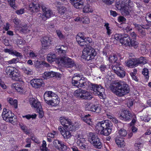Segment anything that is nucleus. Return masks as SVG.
I'll return each mask as SVG.
<instances>
[{"instance_id": "41", "label": "nucleus", "mask_w": 151, "mask_h": 151, "mask_svg": "<svg viewBox=\"0 0 151 151\" xmlns=\"http://www.w3.org/2000/svg\"><path fill=\"white\" fill-rule=\"evenodd\" d=\"M58 149L60 151H65L67 149V146L61 141Z\"/></svg>"}, {"instance_id": "59", "label": "nucleus", "mask_w": 151, "mask_h": 151, "mask_svg": "<svg viewBox=\"0 0 151 151\" xmlns=\"http://www.w3.org/2000/svg\"><path fill=\"white\" fill-rule=\"evenodd\" d=\"M10 5L13 8L15 9L14 7H16L15 6V0H7Z\"/></svg>"}, {"instance_id": "24", "label": "nucleus", "mask_w": 151, "mask_h": 151, "mask_svg": "<svg viewBox=\"0 0 151 151\" xmlns=\"http://www.w3.org/2000/svg\"><path fill=\"white\" fill-rule=\"evenodd\" d=\"M81 118L82 120L88 125H91L92 124L90 114L81 115Z\"/></svg>"}, {"instance_id": "22", "label": "nucleus", "mask_w": 151, "mask_h": 151, "mask_svg": "<svg viewBox=\"0 0 151 151\" xmlns=\"http://www.w3.org/2000/svg\"><path fill=\"white\" fill-rule=\"evenodd\" d=\"M29 102L32 107L36 108L37 109L42 107L40 102L34 98H30L29 100Z\"/></svg>"}, {"instance_id": "11", "label": "nucleus", "mask_w": 151, "mask_h": 151, "mask_svg": "<svg viewBox=\"0 0 151 151\" xmlns=\"http://www.w3.org/2000/svg\"><path fill=\"white\" fill-rule=\"evenodd\" d=\"M59 63H61L67 68H71L76 67V65L74 61L66 56L61 57L59 59Z\"/></svg>"}, {"instance_id": "54", "label": "nucleus", "mask_w": 151, "mask_h": 151, "mask_svg": "<svg viewBox=\"0 0 151 151\" xmlns=\"http://www.w3.org/2000/svg\"><path fill=\"white\" fill-rule=\"evenodd\" d=\"M38 55L37 52H34L33 51L29 52V56L31 58H35Z\"/></svg>"}, {"instance_id": "55", "label": "nucleus", "mask_w": 151, "mask_h": 151, "mask_svg": "<svg viewBox=\"0 0 151 151\" xmlns=\"http://www.w3.org/2000/svg\"><path fill=\"white\" fill-rule=\"evenodd\" d=\"M142 143L140 142L136 143L134 145V147L135 149L137 150L139 149L142 147Z\"/></svg>"}, {"instance_id": "53", "label": "nucleus", "mask_w": 151, "mask_h": 151, "mask_svg": "<svg viewBox=\"0 0 151 151\" xmlns=\"http://www.w3.org/2000/svg\"><path fill=\"white\" fill-rule=\"evenodd\" d=\"M122 35L121 34H116L114 36V38L116 40L119 41L120 42V40L122 38Z\"/></svg>"}, {"instance_id": "49", "label": "nucleus", "mask_w": 151, "mask_h": 151, "mask_svg": "<svg viewBox=\"0 0 151 151\" xmlns=\"http://www.w3.org/2000/svg\"><path fill=\"white\" fill-rule=\"evenodd\" d=\"M82 22L85 24H88L90 22L89 18L87 16H85L83 17H82Z\"/></svg>"}, {"instance_id": "17", "label": "nucleus", "mask_w": 151, "mask_h": 151, "mask_svg": "<svg viewBox=\"0 0 151 151\" xmlns=\"http://www.w3.org/2000/svg\"><path fill=\"white\" fill-rule=\"evenodd\" d=\"M30 83L34 88L37 89L40 88L43 84V81L41 79H35L30 81Z\"/></svg>"}, {"instance_id": "6", "label": "nucleus", "mask_w": 151, "mask_h": 151, "mask_svg": "<svg viewBox=\"0 0 151 151\" xmlns=\"http://www.w3.org/2000/svg\"><path fill=\"white\" fill-rule=\"evenodd\" d=\"M74 95L76 98L82 99L91 100L93 98L89 92L81 89L76 90Z\"/></svg>"}, {"instance_id": "64", "label": "nucleus", "mask_w": 151, "mask_h": 151, "mask_svg": "<svg viewBox=\"0 0 151 151\" xmlns=\"http://www.w3.org/2000/svg\"><path fill=\"white\" fill-rule=\"evenodd\" d=\"M1 87L3 89H6V86L4 83L2 81L1 79H0V87Z\"/></svg>"}, {"instance_id": "12", "label": "nucleus", "mask_w": 151, "mask_h": 151, "mask_svg": "<svg viewBox=\"0 0 151 151\" xmlns=\"http://www.w3.org/2000/svg\"><path fill=\"white\" fill-rule=\"evenodd\" d=\"M120 43L127 46H136L137 42L131 39L129 37L127 34L122 35V38L120 40Z\"/></svg>"}, {"instance_id": "4", "label": "nucleus", "mask_w": 151, "mask_h": 151, "mask_svg": "<svg viewBox=\"0 0 151 151\" xmlns=\"http://www.w3.org/2000/svg\"><path fill=\"white\" fill-rule=\"evenodd\" d=\"M76 41L81 46H92L93 42L92 39L89 37H86L84 33H79L76 36Z\"/></svg>"}, {"instance_id": "58", "label": "nucleus", "mask_w": 151, "mask_h": 151, "mask_svg": "<svg viewBox=\"0 0 151 151\" xmlns=\"http://www.w3.org/2000/svg\"><path fill=\"white\" fill-rule=\"evenodd\" d=\"M12 54H13L14 55H15L16 56H17L18 57H19L20 58H22V54L17 52L16 50H13Z\"/></svg>"}, {"instance_id": "30", "label": "nucleus", "mask_w": 151, "mask_h": 151, "mask_svg": "<svg viewBox=\"0 0 151 151\" xmlns=\"http://www.w3.org/2000/svg\"><path fill=\"white\" fill-rule=\"evenodd\" d=\"M73 6L76 9H81L84 6V2L83 0H79L77 1L74 4H73Z\"/></svg>"}, {"instance_id": "61", "label": "nucleus", "mask_w": 151, "mask_h": 151, "mask_svg": "<svg viewBox=\"0 0 151 151\" xmlns=\"http://www.w3.org/2000/svg\"><path fill=\"white\" fill-rule=\"evenodd\" d=\"M99 69L102 72H105L107 69V67L105 65H101L99 67Z\"/></svg>"}, {"instance_id": "39", "label": "nucleus", "mask_w": 151, "mask_h": 151, "mask_svg": "<svg viewBox=\"0 0 151 151\" xmlns=\"http://www.w3.org/2000/svg\"><path fill=\"white\" fill-rule=\"evenodd\" d=\"M23 71L27 75H32L33 72L32 70L30 68L28 67H23L22 68Z\"/></svg>"}, {"instance_id": "31", "label": "nucleus", "mask_w": 151, "mask_h": 151, "mask_svg": "<svg viewBox=\"0 0 151 151\" xmlns=\"http://www.w3.org/2000/svg\"><path fill=\"white\" fill-rule=\"evenodd\" d=\"M47 60L49 63H51L55 61L56 58L55 54L53 53H50L47 56Z\"/></svg>"}, {"instance_id": "45", "label": "nucleus", "mask_w": 151, "mask_h": 151, "mask_svg": "<svg viewBox=\"0 0 151 151\" xmlns=\"http://www.w3.org/2000/svg\"><path fill=\"white\" fill-rule=\"evenodd\" d=\"M104 27L107 30V34L108 35H110L112 33L111 30L109 28L110 27H109V24L108 23H106L104 25Z\"/></svg>"}, {"instance_id": "42", "label": "nucleus", "mask_w": 151, "mask_h": 151, "mask_svg": "<svg viewBox=\"0 0 151 151\" xmlns=\"http://www.w3.org/2000/svg\"><path fill=\"white\" fill-rule=\"evenodd\" d=\"M9 102L10 104L13 105L15 108L17 107V100L15 99L13 100L12 98H10L9 100Z\"/></svg>"}, {"instance_id": "50", "label": "nucleus", "mask_w": 151, "mask_h": 151, "mask_svg": "<svg viewBox=\"0 0 151 151\" xmlns=\"http://www.w3.org/2000/svg\"><path fill=\"white\" fill-rule=\"evenodd\" d=\"M13 22L17 27H19L21 24V21L18 18H15L14 19Z\"/></svg>"}, {"instance_id": "32", "label": "nucleus", "mask_w": 151, "mask_h": 151, "mask_svg": "<svg viewBox=\"0 0 151 151\" xmlns=\"http://www.w3.org/2000/svg\"><path fill=\"white\" fill-rule=\"evenodd\" d=\"M14 88L15 89L20 93L24 92L23 86L19 83H16L14 84Z\"/></svg>"}, {"instance_id": "56", "label": "nucleus", "mask_w": 151, "mask_h": 151, "mask_svg": "<svg viewBox=\"0 0 151 151\" xmlns=\"http://www.w3.org/2000/svg\"><path fill=\"white\" fill-rule=\"evenodd\" d=\"M61 141L58 140H55L53 142V145L54 146L58 149L59 147V145L60 144Z\"/></svg>"}, {"instance_id": "19", "label": "nucleus", "mask_w": 151, "mask_h": 151, "mask_svg": "<svg viewBox=\"0 0 151 151\" xmlns=\"http://www.w3.org/2000/svg\"><path fill=\"white\" fill-rule=\"evenodd\" d=\"M132 115L130 112L127 110L122 111L120 114V117L122 119L128 120L130 119Z\"/></svg>"}, {"instance_id": "48", "label": "nucleus", "mask_w": 151, "mask_h": 151, "mask_svg": "<svg viewBox=\"0 0 151 151\" xmlns=\"http://www.w3.org/2000/svg\"><path fill=\"white\" fill-rule=\"evenodd\" d=\"M37 112L39 113V117L40 118H42L43 116L44 113L42 110V107L37 109Z\"/></svg>"}, {"instance_id": "8", "label": "nucleus", "mask_w": 151, "mask_h": 151, "mask_svg": "<svg viewBox=\"0 0 151 151\" xmlns=\"http://www.w3.org/2000/svg\"><path fill=\"white\" fill-rule=\"evenodd\" d=\"M41 10L43 13L42 14L39 13L38 15L44 21H46L47 19L54 16L52 11L46 7L45 5L43 4L41 6Z\"/></svg>"}, {"instance_id": "15", "label": "nucleus", "mask_w": 151, "mask_h": 151, "mask_svg": "<svg viewBox=\"0 0 151 151\" xmlns=\"http://www.w3.org/2000/svg\"><path fill=\"white\" fill-rule=\"evenodd\" d=\"M91 84L86 79L83 78L79 82V83L77 87L78 88H85L86 89H90Z\"/></svg>"}, {"instance_id": "1", "label": "nucleus", "mask_w": 151, "mask_h": 151, "mask_svg": "<svg viewBox=\"0 0 151 151\" xmlns=\"http://www.w3.org/2000/svg\"><path fill=\"white\" fill-rule=\"evenodd\" d=\"M112 91L119 97L124 96L130 91L128 85L124 82L121 81H116L114 85L110 87Z\"/></svg>"}, {"instance_id": "40", "label": "nucleus", "mask_w": 151, "mask_h": 151, "mask_svg": "<svg viewBox=\"0 0 151 151\" xmlns=\"http://www.w3.org/2000/svg\"><path fill=\"white\" fill-rule=\"evenodd\" d=\"M19 125L22 130H23L26 134H28L29 132L28 130L27 127L23 124L19 123Z\"/></svg>"}, {"instance_id": "5", "label": "nucleus", "mask_w": 151, "mask_h": 151, "mask_svg": "<svg viewBox=\"0 0 151 151\" xmlns=\"http://www.w3.org/2000/svg\"><path fill=\"white\" fill-rule=\"evenodd\" d=\"M92 46H85L83 51L82 57L87 61L93 59L96 55V52L94 49L91 47Z\"/></svg>"}, {"instance_id": "35", "label": "nucleus", "mask_w": 151, "mask_h": 151, "mask_svg": "<svg viewBox=\"0 0 151 151\" xmlns=\"http://www.w3.org/2000/svg\"><path fill=\"white\" fill-rule=\"evenodd\" d=\"M56 49L57 50V52L60 54H63L66 52L67 49V47L66 46L62 45L61 46H59L56 47Z\"/></svg>"}, {"instance_id": "52", "label": "nucleus", "mask_w": 151, "mask_h": 151, "mask_svg": "<svg viewBox=\"0 0 151 151\" xmlns=\"http://www.w3.org/2000/svg\"><path fill=\"white\" fill-rule=\"evenodd\" d=\"M18 59L17 58H13L12 60L8 61H6V64H12L18 62Z\"/></svg>"}, {"instance_id": "44", "label": "nucleus", "mask_w": 151, "mask_h": 151, "mask_svg": "<svg viewBox=\"0 0 151 151\" xmlns=\"http://www.w3.org/2000/svg\"><path fill=\"white\" fill-rule=\"evenodd\" d=\"M118 133L120 136L125 137L127 134V132L124 129H122L119 130Z\"/></svg>"}, {"instance_id": "27", "label": "nucleus", "mask_w": 151, "mask_h": 151, "mask_svg": "<svg viewBox=\"0 0 151 151\" xmlns=\"http://www.w3.org/2000/svg\"><path fill=\"white\" fill-rule=\"evenodd\" d=\"M10 77L13 80L16 81H19L21 77V74L20 72L16 69L14 72L13 73Z\"/></svg>"}, {"instance_id": "16", "label": "nucleus", "mask_w": 151, "mask_h": 151, "mask_svg": "<svg viewBox=\"0 0 151 151\" xmlns=\"http://www.w3.org/2000/svg\"><path fill=\"white\" fill-rule=\"evenodd\" d=\"M42 44V48L46 49L51 44L52 41L51 38L45 36L43 37L41 40Z\"/></svg>"}, {"instance_id": "43", "label": "nucleus", "mask_w": 151, "mask_h": 151, "mask_svg": "<svg viewBox=\"0 0 151 151\" xmlns=\"http://www.w3.org/2000/svg\"><path fill=\"white\" fill-rule=\"evenodd\" d=\"M29 30L28 29V27L27 24H25L22 26L21 27L20 31L23 33H25L29 31Z\"/></svg>"}, {"instance_id": "13", "label": "nucleus", "mask_w": 151, "mask_h": 151, "mask_svg": "<svg viewBox=\"0 0 151 151\" xmlns=\"http://www.w3.org/2000/svg\"><path fill=\"white\" fill-rule=\"evenodd\" d=\"M2 116L4 120L11 123L13 121L14 119H15L14 114L12 112L6 108L3 109Z\"/></svg>"}, {"instance_id": "3", "label": "nucleus", "mask_w": 151, "mask_h": 151, "mask_svg": "<svg viewBox=\"0 0 151 151\" xmlns=\"http://www.w3.org/2000/svg\"><path fill=\"white\" fill-rule=\"evenodd\" d=\"M117 59V56L114 54L110 55L109 58V61L113 63L111 66L112 70L118 76L123 78L125 76V72L123 67L116 61Z\"/></svg>"}, {"instance_id": "37", "label": "nucleus", "mask_w": 151, "mask_h": 151, "mask_svg": "<svg viewBox=\"0 0 151 151\" xmlns=\"http://www.w3.org/2000/svg\"><path fill=\"white\" fill-rule=\"evenodd\" d=\"M123 9L121 10V13L122 15L125 16H127L129 15V9L128 7L127 6H124Z\"/></svg>"}, {"instance_id": "62", "label": "nucleus", "mask_w": 151, "mask_h": 151, "mask_svg": "<svg viewBox=\"0 0 151 151\" xmlns=\"http://www.w3.org/2000/svg\"><path fill=\"white\" fill-rule=\"evenodd\" d=\"M118 20L119 22L122 23L125 22L126 19L124 17L120 16L118 17Z\"/></svg>"}, {"instance_id": "60", "label": "nucleus", "mask_w": 151, "mask_h": 151, "mask_svg": "<svg viewBox=\"0 0 151 151\" xmlns=\"http://www.w3.org/2000/svg\"><path fill=\"white\" fill-rule=\"evenodd\" d=\"M50 72H45L43 75V77L45 79H47L48 78H50Z\"/></svg>"}, {"instance_id": "14", "label": "nucleus", "mask_w": 151, "mask_h": 151, "mask_svg": "<svg viewBox=\"0 0 151 151\" xmlns=\"http://www.w3.org/2000/svg\"><path fill=\"white\" fill-rule=\"evenodd\" d=\"M43 4H36L34 3H30L29 5L28 9L32 13L37 12L40 11L41 9V6Z\"/></svg>"}, {"instance_id": "46", "label": "nucleus", "mask_w": 151, "mask_h": 151, "mask_svg": "<svg viewBox=\"0 0 151 151\" xmlns=\"http://www.w3.org/2000/svg\"><path fill=\"white\" fill-rule=\"evenodd\" d=\"M83 11L84 13H88L92 12L88 5L84 6V7L83 8Z\"/></svg>"}, {"instance_id": "28", "label": "nucleus", "mask_w": 151, "mask_h": 151, "mask_svg": "<svg viewBox=\"0 0 151 151\" xmlns=\"http://www.w3.org/2000/svg\"><path fill=\"white\" fill-rule=\"evenodd\" d=\"M16 68L12 66H8L5 69V72L6 75L10 77L13 72H14Z\"/></svg>"}, {"instance_id": "34", "label": "nucleus", "mask_w": 151, "mask_h": 151, "mask_svg": "<svg viewBox=\"0 0 151 151\" xmlns=\"http://www.w3.org/2000/svg\"><path fill=\"white\" fill-rule=\"evenodd\" d=\"M125 63L126 65L128 67L131 68L136 66L135 59L134 60V61L130 59L128 60Z\"/></svg>"}, {"instance_id": "38", "label": "nucleus", "mask_w": 151, "mask_h": 151, "mask_svg": "<svg viewBox=\"0 0 151 151\" xmlns=\"http://www.w3.org/2000/svg\"><path fill=\"white\" fill-rule=\"evenodd\" d=\"M142 73V74L145 78L146 80H148L149 78V71L148 70L147 68H145L143 69Z\"/></svg>"}, {"instance_id": "20", "label": "nucleus", "mask_w": 151, "mask_h": 151, "mask_svg": "<svg viewBox=\"0 0 151 151\" xmlns=\"http://www.w3.org/2000/svg\"><path fill=\"white\" fill-rule=\"evenodd\" d=\"M83 78L81 77L79 74H75L72 78L71 81L72 84L77 87L79 84V82Z\"/></svg>"}, {"instance_id": "57", "label": "nucleus", "mask_w": 151, "mask_h": 151, "mask_svg": "<svg viewBox=\"0 0 151 151\" xmlns=\"http://www.w3.org/2000/svg\"><path fill=\"white\" fill-rule=\"evenodd\" d=\"M145 18L147 21L150 22V25L151 26V13H147Z\"/></svg>"}, {"instance_id": "33", "label": "nucleus", "mask_w": 151, "mask_h": 151, "mask_svg": "<svg viewBox=\"0 0 151 151\" xmlns=\"http://www.w3.org/2000/svg\"><path fill=\"white\" fill-rule=\"evenodd\" d=\"M89 110L92 111L99 113L101 111V109L98 105H93L90 106Z\"/></svg>"}, {"instance_id": "25", "label": "nucleus", "mask_w": 151, "mask_h": 151, "mask_svg": "<svg viewBox=\"0 0 151 151\" xmlns=\"http://www.w3.org/2000/svg\"><path fill=\"white\" fill-rule=\"evenodd\" d=\"M75 129L70 130L69 128L67 129L64 128V132L62 133V135L65 139H69L72 136L71 131H73Z\"/></svg>"}, {"instance_id": "29", "label": "nucleus", "mask_w": 151, "mask_h": 151, "mask_svg": "<svg viewBox=\"0 0 151 151\" xmlns=\"http://www.w3.org/2000/svg\"><path fill=\"white\" fill-rule=\"evenodd\" d=\"M136 66L139 64H145L147 63V60L145 57H141L137 59H135Z\"/></svg>"}, {"instance_id": "63", "label": "nucleus", "mask_w": 151, "mask_h": 151, "mask_svg": "<svg viewBox=\"0 0 151 151\" xmlns=\"http://www.w3.org/2000/svg\"><path fill=\"white\" fill-rule=\"evenodd\" d=\"M24 9H21L16 11V13L18 15L22 14L24 13Z\"/></svg>"}, {"instance_id": "10", "label": "nucleus", "mask_w": 151, "mask_h": 151, "mask_svg": "<svg viewBox=\"0 0 151 151\" xmlns=\"http://www.w3.org/2000/svg\"><path fill=\"white\" fill-rule=\"evenodd\" d=\"M90 89L93 91V93L95 95L98 96L101 98H103V95L104 93L105 90L100 85H98L92 83Z\"/></svg>"}, {"instance_id": "47", "label": "nucleus", "mask_w": 151, "mask_h": 151, "mask_svg": "<svg viewBox=\"0 0 151 151\" xmlns=\"http://www.w3.org/2000/svg\"><path fill=\"white\" fill-rule=\"evenodd\" d=\"M46 143L45 141L43 140L42 146L40 147V149L43 151H47V148L46 147Z\"/></svg>"}, {"instance_id": "36", "label": "nucleus", "mask_w": 151, "mask_h": 151, "mask_svg": "<svg viewBox=\"0 0 151 151\" xmlns=\"http://www.w3.org/2000/svg\"><path fill=\"white\" fill-rule=\"evenodd\" d=\"M60 3L59 2H57V4L56 6L58 7V10L59 12L61 14H63L65 13L66 10V8L61 5L59 6L58 5Z\"/></svg>"}, {"instance_id": "23", "label": "nucleus", "mask_w": 151, "mask_h": 151, "mask_svg": "<svg viewBox=\"0 0 151 151\" xmlns=\"http://www.w3.org/2000/svg\"><path fill=\"white\" fill-rule=\"evenodd\" d=\"M133 24L135 27L137 29L139 35L142 37H145L146 35L145 29H143L142 26L135 23H134Z\"/></svg>"}, {"instance_id": "21", "label": "nucleus", "mask_w": 151, "mask_h": 151, "mask_svg": "<svg viewBox=\"0 0 151 151\" xmlns=\"http://www.w3.org/2000/svg\"><path fill=\"white\" fill-rule=\"evenodd\" d=\"M78 138L76 143L78 146L81 149L85 150L88 148L87 144L85 142V140L84 139L79 137Z\"/></svg>"}, {"instance_id": "9", "label": "nucleus", "mask_w": 151, "mask_h": 151, "mask_svg": "<svg viewBox=\"0 0 151 151\" xmlns=\"http://www.w3.org/2000/svg\"><path fill=\"white\" fill-rule=\"evenodd\" d=\"M88 141L96 148L100 149L102 147L100 140L96 134L90 133L89 134Z\"/></svg>"}, {"instance_id": "7", "label": "nucleus", "mask_w": 151, "mask_h": 151, "mask_svg": "<svg viewBox=\"0 0 151 151\" xmlns=\"http://www.w3.org/2000/svg\"><path fill=\"white\" fill-rule=\"evenodd\" d=\"M60 121L64 128L67 129L69 128L70 130L76 129L77 127V126L72 123L71 120L68 118L64 116H62L60 118Z\"/></svg>"}, {"instance_id": "2", "label": "nucleus", "mask_w": 151, "mask_h": 151, "mask_svg": "<svg viewBox=\"0 0 151 151\" xmlns=\"http://www.w3.org/2000/svg\"><path fill=\"white\" fill-rule=\"evenodd\" d=\"M112 126L111 122L106 120L98 122L95 126V129L98 132L100 131L101 134L107 136L111 134Z\"/></svg>"}, {"instance_id": "51", "label": "nucleus", "mask_w": 151, "mask_h": 151, "mask_svg": "<svg viewBox=\"0 0 151 151\" xmlns=\"http://www.w3.org/2000/svg\"><path fill=\"white\" fill-rule=\"evenodd\" d=\"M115 0H102V2L105 4L109 5L111 4Z\"/></svg>"}, {"instance_id": "26", "label": "nucleus", "mask_w": 151, "mask_h": 151, "mask_svg": "<svg viewBox=\"0 0 151 151\" xmlns=\"http://www.w3.org/2000/svg\"><path fill=\"white\" fill-rule=\"evenodd\" d=\"M60 102V101L58 99V96L53 98V99H51L49 101L46 103L49 105H51L53 106H55L58 105Z\"/></svg>"}, {"instance_id": "18", "label": "nucleus", "mask_w": 151, "mask_h": 151, "mask_svg": "<svg viewBox=\"0 0 151 151\" xmlns=\"http://www.w3.org/2000/svg\"><path fill=\"white\" fill-rule=\"evenodd\" d=\"M57 97V95L52 91H47L44 95V97L46 103L49 101L53 98Z\"/></svg>"}]
</instances>
